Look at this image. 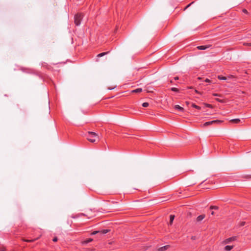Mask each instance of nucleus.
<instances>
[{
	"instance_id": "nucleus-1",
	"label": "nucleus",
	"mask_w": 251,
	"mask_h": 251,
	"mask_svg": "<svg viewBox=\"0 0 251 251\" xmlns=\"http://www.w3.org/2000/svg\"><path fill=\"white\" fill-rule=\"evenodd\" d=\"M98 138L99 136L96 132L92 131L88 132L87 139L89 142L91 143H95Z\"/></svg>"
},
{
	"instance_id": "nucleus-2",
	"label": "nucleus",
	"mask_w": 251,
	"mask_h": 251,
	"mask_svg": "<svg viewBox=\"0 0 251 251\" xmlns=\"http://www.w3.org/2000/svg\"><path fill=\"white\" fill-rule=\"evenodd\" d=\"M83 17V15L82 13H77L75 15V24L76 25L78 26L80 25Z\"/></svg>"
},
{
	"instance_id": "nucleus-3",
	"label": "nucleus",
	"mask_w": 251,
	"mask_h": 251,
	"mask_svg": "<svg viewBox=\"0 0 251 251\" xmlns=\"http://www.w3.org/2000/svg\"><path fill=\"white\" fill-rule=\"evenodd\" d=\"M223 121H221V120H213V121L205 122L203 124V126H208L214 124H221V123H223Z\"/></svg>"
},
{
	"instance_id": "nucleus-4",
	"label": "nucleus",
	"mask_w": 251,
	"mask_h": 251,
	"mask_svg": "<svg viewBox=\"0 0 251 251\" xmlns=\"http://www.w3.org/2000/svg\"><path fill=\"white\" fill-rule=\"evenodd\" d=\"M236 238H237L236 236H232V237H229L228 238L225 239L224 241H223V243L224 244H228L232 241L236 240Z\"/></svg>"
},
{
	"instance_id": "nucleus-5",
	"label": "nucleus",
	"mask_w": 251,
	"mask_h": 251,
	"mask_svg": "<svg viewBox=\"0 0 251 251\" xmlns=\"http://www.w3.org/2000/svg\"><path fill=\"white\" fill-rule=\"evenodd\" d=\"M170 248V245H166L163 247L159 248L157 251H165Z\"/></svg>"
},
{
	"instance_id": "nucleus-6",
	"label": "nucleus",
	"mask_w": 251,
	"mask_h": 251,
	"mask_svg": "<svg viewBox=\"0 0 251 251\" xmlns=\"http://www.w3.org/2000/svg\"><path fill=\"white\" fill-rule=\"evenodd\" d=\"M205 216L204 214H202V215H199L197 218V222L201 221V220H202L205 218Z\"/></svg>"
},
{
	"instance_id": "nucleus-7",
	"label": "nucleus",
	"mask_w": 251,
	"mask_h": 251,
	"mask_svg": "<svg viewBox=\"0 0 251 251\" xmlns=\"http://www.w3.org/2000/svg\"><path fill=\"white\" fill-rule=\"evenodd\" d=\"M210 47V45H209V46H198L197 47V48L199 50H205V49L209 48Z\"/></svg>"
},
{
	"instance_id": "nucleus-8",
	"label": "nucleus",
	"mask_w": 251,
	"mask_h": 251,
	"mask_svg": "<svg viewBox=\"0 0 251 251\" xmlns=\"http://www.w3.org/2000/svg\"><path fill=\"white\" fill-rule=\"evenodd\" d=\"M229 122L233 124H238L240 123V120L239 119H234L230 120Z\"/></svg>"
},
{
	"instance_id": "nucleus-9",
	"label": "nucleus",
	"mask_w": 251,
	"mask_h": 251,
	"mask_svg": "<svg viewBox=\"0 0 251 251\" xmlns=\"http://www.w3.org/2000/svg\"><path fill=\"white\" fill-rule=\"evenodd\" d=\"M175 108L176 109H177L180 111H182V112H183L184 111V108L182 107H181L180 106H179V105H176L175 106Z\"/></svg>"
},
{
	"instance_id": "nucleus-10",
	"label": "nucleus",
	"mask_w": 251,
	"mask_h": 251,
	"mask_svg": "<svg viewBox=\"0 0 251 251\" xmlns=\"http://www.w3.org/2000/svg\"><path fill=\"white\" fill-rule=\"evenodd\" d=\"M233 248V246H226L224 249L225 251H230L231 249H232Z\"/></svg>"
},
{
	"instance_id": "nucleus-11",
	"label": "nucleus",
	"mask_w": 251,
	"mask_h": 251,
	"mask_svg": "<svg viewBox=\"0 0 251 251\" xmlns=\"http://www.w3.org/2000/svg\"><path fill=\"white\" fill-rule=\"evenodd\" d=\"M109 52V51H106V52H103L99 53V54L97 55V57H100L103 56L104 55L108 54Z\"/></svg>"
},
{
	"instance_id": "nucleus-12",
	"label": "nucleus",
	"mask_w": 251,
	"mask_h": 251,
	"mask_svg": "<svg viewBox=\"0 0 251 251\" xmlns=\"http://www.w3.org/2000/svg\"><path fill=\"white\" fill-rule=\"evenodd\" d=\"M142 91V88H137L132 91V93H140Z\"/></svg>"
},
{
	"instance_id": "nucleus-13",
	"label": "nucleus",
	"mask_w": 251,
	"mask_h": 251,
	"mask_svg": "<svg viewBox=\"0 0 251 251\" xmlns=\"http://www.w3.org/2000/svg\"><path fill=\"white\" fill-rule=\"evenodd\" d=\"M174 218H175V216L173 215H171L170 216V225H172V223H173V222L174 220Z\"/></svg>"
},
{
	"instance_id": "nucleus-14",
	"label": "nucleus",
	"mask_w": 251,
	"mask_h": 251,
	"mask_svg": "<svg viewBox=\"0 0 251 251\" xmlns=\"http://www.w3.org/2000/svg\"><path fill=\"white\" fill-rule=\"evenodd\" d=\"M192 107H193V108H196L198 110L201 109V107L200 106L195 104V103L192 104Z\"/></svg>"
},
{
	"instance_id": "nucleus-15",
	"label": "nucleus",
	"mask_w": 251,
	"mask_h": 251,
	"mask_svg": "<svg viewBox=\"0 0 251 251\" xmlns=\"http://www.w3.org/2000/svg\"><path fill=\"white\" fill-rule=\"evenodd\" d=\"M39 238H37L36 239H31V240H25V239H23V240L25 242H33L35 241V240H37Z\"/></svg>"
},
{
	"instance_id": "nucleus-16",
	"label": "nucleus",
	"mask_w": 251,
	"mask_h": 251,
	"mask_svg": "<svg viewBox=\"0 0 251 251\" xmlns=\"http://www.w3.org/2000/svg\"><path fill=\"white\" fill-rule=\"evenodd\" d=\"M42 65L43 67H45L48 69H50V67L46 63H43L42 64Z\"/></svg>"
},
{
	"instance_id": "nucleus-17",
	"label": "nucleus",
	"mask_w": 251,
	"mask_h": 251,
	"mask_svg": "<svg viewBox=\"0 0 251 251\" xmlns=\"http://www.w3.org/2000/svg\"><path fill=\"white\" fill-rule=\"evenodd\" d=\"M242 177L243 178H246V179H251V175H243L242 176Z\"/></svg>"
},
{
	"instance_id": "nucleus-18",
	"label": "nucleus",
	"mask_w": 251,
	"mask_h": 251,
	"mask_svg": "<svg viewBox=\"0 0 251 251\" xmlns=\"http://www.w3.org/2000/svg\"><path fill=\"white\" fill-rule=\"evenodd\" d=\"M218 78L220 80H226V77L225 76H223L221 75H219L217 76Z\"/></svg>"
},
{
	"instance_id": "nucleus-19",
	"label": "nucleus",
	"mask_w": 251,
	"mask_h": 251,
	"mask_svg": "<svg viewBox=\"0 0 251 251\" xmlns=\"http://www.w3.org/2000/svg\"><path fill=\"white\" fill-rule=\"evenodd\" d=\"M110 231L109 229H103L100 231V232L102 234H106Z\"/></svg>"
},
{
	"instance_id": "nucleus-20",
	"label": "nucleus",
	"mask_w": 251,
	"mask_h": 251,
	"mask_svg": "<svg viewBox=\"0 0 251 251\" xmlns=\"http://www.w3.org/2000/svg\"><path fill=\"white\" fill-rule=\"evenodd\" d=\"M215 100L217 101H218V102H221V103H224V102H226V101L224 100L220 99L219 98H216Z\"/></svg>"
},
{
	"instance_id": "nucleus-21",
	"label": "nucleus",
	"mask_w": 251,
	"mask_h": 251,
	"mask_svg": "<svg viewBox=\"0 0 251 251\" xmlns=\"http://www.w3.org/2000/svg\"><path fill=\"white\" fill-rule=\"evenodd\" d=\"M210 209L217 210V209H219V207L217 206L211 205V206H210Z\"/></svg>"
},
{
	"instance_id": "nucleus-22",
	"label": "nucleus",
	"mask_w": 251,
	"mask_h": 251,
	"mask_svg": "<svg viewBox=\"0 0 251 251\" xmlns=\"http://www.w3.org/2000/svg\"><path fill=\"white\" fill-rule=\"evenodd\" d=\"M204 104L207 107H209V108H213V105L210 104L204 103Z\"/></svg>"
},
{
	"instance_id": "nucleus-23",
	"label": "nucleus",
	"mask_w": 251,
	"mask_h": 251,
	"mask_svg": "<svg viewBox=\"0 0 251 251\" xmlns=\"http://www.w3.org/2000/svg\"><path fill=\"white\" fill-rule=\"evenodd\" d=\"M171 90L172 91H174V92H179V90L176 88H175V87H172Z\"/></svg>"
},
{
	"instance_id": "nucleus-24",
	"label": "nucleus",
	"mask_w": 251,
	"mask_h": 251,
	"mask_svg": "<svg viewBox=\"0 0 251 251\" xmlns=\"http://www.w3.org/2000/svg\"><path fill=\"white\" fill-rule=\"evenodd\" d=\"M212 95L213 96H215V97H222V95H221V94H218V93H213L212 94Z\"/></svg>"
},
{
	"instance_id": "nucleus-25",
	"label": "nucleus",
	"mask_w": 251,
	"mask_h": 251,
	"mask_svg": "<svg viewBox=\"0 0 251 251\" xmlns=\"http://www.w3.org/2000/svg\"><path fill=\"white\" fill-rule=\"evenodd\" d=\"M149 105V103H148V102H144V103H143V104H142V106H143V107H148Z\"/></svg>"
},
{
	"instance_id": "nucleus-26",
	"label": "nucleus",
	"mask_w": 251,
	"mask_h": 251,
	"mask_svg": "<svg viewBox=\"0 0 251 251\" xmlns=\"http://www.w3.org/2000/svg\"><path fill=\"white\" fill-rule=\"evenodd\" d=\"M57 240H58V238H57V237H54L53 238V239H52V241H53V242H57Z\"/></svg>"
},
{
	"instance_id": "nucleus-27",
	"label": "nucleus",
	"mask_w": 251,
	"mask_h": 251,
	"mask_svg": "<svg viewBox=\"0 0 251 251\" xmlns=\"http://www.w3.org/2000/svg\"><path fill=\"white\" fill-rule=\"evenodd\" d=\"M244 45H245V46H251V43H244Z\"/></svg>"
},
{
	"instance_id": "nucleus-28",
	"label": "nucleus",
	"mask_w": 251,
	"mask_h": 251,
	"mask_svg": "<svg viewBox=\"0 0 251 251\" xmlns=\"http://www.w3.org/2000/svg\"><path fill=\"white\" fill-rule=\"evenodd\" d=\"M245 222H242L240 224V226H244L245 225Z\"/></svg>"
},
{
	"instance_id": "nucleus-29",
	"label": "nucleus",
	"mask_w": 251,
	"mask_h": 251,
	"mask_svg": "<svg viewBox=\"0 0 251 251\" xmlns=\"http://www.w3.org/2000/svg\"><path fill=\"white\" fill-rule=\"evenodd\" d=\"M6 249L4 247H1L0 248V251H5Z\"/></svg>"
},
{
	"instance_id": "nucleus-30",
	"label": "nucleus",
	"mask_w": 251,
	"mask_h": 251,
	"mask_svg": "<svg viewBox=\"0 0 251 251\" xmlns=\"http://www.w3.org/2000/svg\"><path fill=\"white\" fill-rule=\"evenodd\" d=\"M80 215H83V216H86V217H87L88 218H90L91 217H89L88 215L85 214H83V213H81V214H80Z\"/></svg>"
},
{
	"instance_id": "nucleus-31",
	"label": "nucleus",
	"mask_w": 251,
	"mask_h": 251,
	"mask_svg": "<svg viewBox=\"0 0 251 251\" xmlns=\"http://www.w3.org/2000/svg\"><path fill=\"white\" fill-rule=\"evenodd\" d=\"M100 232V231H94L93 232L92 234L95 235L97 233Z\"/></svg>"
},
{
	"instance_id": "nucleus-32",
	"label": "nucleus",
	"mask_w": 251,
	"mask_h": 251,
	"mask_svg": "<svg viewBox=\"0 0 251 251\" xmlns=\"http://www.w3.org/2000/svg\"><path fill=\"white\" fill-rule=\"evenodd\" d=\"M242 11L246 14H248V11L246 9H243Z\"/></svg>"
},
{
	"instance_id": "nucleus-33",
	"label": "nucleus",
	"mask_w": 251,
	"mask_h": 251,
	"mask_svg": "<svg viewBox=\"0 0 251 251\" xmlns=\"http://www.w3.org/2000/svg\"><path fill=\"white\" fill-rule=\"evenodd\" d=\"M204 81L206 82H211V80L208 78L205 79V80Z\"/></svg>"
},
{
	"instance_id": "nucleus-34",
	"label": "nucleus",
	"mask_w": 251,
	"mask_h": 251,
	"mask_svg": "<svg viewBox=\"0 0 251 251\" xmlns=\"http://www.w3.org/2000/svg\"><path fill=\"white\" fill-rule=\"evenodd\" d=\"M194 2H192L191 3H190V4H189L184 9H186V8H187L189 6H190L191 5V4H192V3H193Z\"/></svg>"
},
{
	"instance_id": "nucleus-35",
	"label": "nucleus",
	"mask_w": 251,
	"mask_h": 251,
	"mask_svg": "<svg viewBox=\"0 0 251 251\" xmlns=\"http://www.w3.org/2000/svg\"><path fill=\"white\" fill-rule=\"evenodd\" d=\"M191 239L193 240H195L196 239V237L195 236H193L191 237Z\"/></svg>"
},
{
	"instance_id": "nucleus-36",
	"label": "nucleus",
	"mask_w": 251,
	"mask_h": 251,
	"mask_svg": "<svg viewBox=\"0 0 251 251\" xmlns=\"http://www.w3.org/2000/svg\"><path fill=\"white\" fill-rule=\"evenodd\" d=\"M92 241V239H89L88 240H87V241H86V243H89V242H91V241Z\"/></svg>"
},
{
	"instance_id": "nucleus-37",
	"label": "nucleus",
	"mask_w": 251,
	"mask_h": 251,
	"mask_svg": "<svg viewBox=\"0 0 251 251\" xmlns=\"http://www.w3.org/2000/svg\"><path fill=\"white\" fill-rule=\"evenodd\" d=\"M179 79V77L178 76H176L174 77V79L175 80H178Z\"/></svg>"
},
{
	"instance_id": "nucleus-38",
	"label": "nucleus",
	"mask_w": 251,
	"mask_h": 251,
	"mask_svg": "<svg viewBox=\"0 0 251 251\" xmlns=\"http://www.w3.org/2000/svg\"><path fill=\"white\" fill-rule=\"evenodd\" d=\"M195 92L197 94H200V93L197 90H195Z\"/></svg>"
},
{
	"instance_id": "nucleus-39",
	"label": "nucleus",
	"mask_w": 251,
	"mask_h": 251,
	"mask_svg": "<svg viewBox=\"0 0 251 251\" xmlns=\"http://www.w3.org/2000/svg\"><path fill=\"white\" fill-rule=\"evenodd\" d=\"M229 78H233V77H234V76L232 75H230V76H228Z\"/></svg>"
},
{
	"instance_id": "nucleus-40",
	"label": "nucleus",
	"mask_w": 251,
	"mask_h": 251,
	"mask_svg": "<svg viewBox=\"0 0 251 251\" xmlns=\"http://www.w3.org/2000/svg\"><path fill=\"white\" fill-rule=\"evenodd\" d=\"M211 215H214V211H212V212H211Z\"/></svg>"
},
{
	"instance_id": "nucleus-41",
	"label": "nucleus",
	"mask_w": 251,
	"mask_h": 251,
	"mask_svg": "<svg viewBox=\"0 0 251 251\" xmlns=\"http://www.w3.org/2000/svg\"><path fill=\"white\" fill-rule=\"evenodd\" d=\"M186 103L187 105H188L189 104V102L186 101Z\"/></svg>"
},
{
	"instance_id": "nucleus-42",
	"label": "nucleus",
	"mask_w": 251,
	"mask_h": 251,
	"mask_svg": "<svg viewBox=\"0 0 251 251\" xmlns=\"http://www.w3.org/2000/svg\"><path fill=\"white\" fill-rule=\"evenodd\" d=\"M188 88H189V89H192V88H193V87L191 86V87H188Z\"/></svg>"
},
{
	"instance_id": "nucleus-43",
	"label": "nucleus",
	"mask_w": 251,
	"mask_h": 251,
	"mask_svg": "<svg viewBox=\"0 0 251 251\" xmlns=\"http://www.w3.org/2000/svg\"><path fill=\"white\" fill-rule=\"evenodd\" d=\"M170 83H173V80H170Z\"/></svg>"
}]
</instances>
